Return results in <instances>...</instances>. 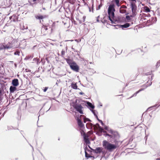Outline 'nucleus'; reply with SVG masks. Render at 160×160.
<instances>
[{"label": "nucleus", "mask_w": 160, "mask_h": 160, "mask_svg": "<svg viewBox=\"0 0 160 160\" xmlns=\"http://www.w3.org/2000/svg\"><path fill=\"white\" fill-rule=\"evenodd\" d=\"M4 42L0 44V51L8 50L12 48H17L16 40L10 37H7L4 38Z\"/></svg>", "instance_id": "1"}, {"label": "nucleus", "mask_w": 160, "mask_h": 160, "mask_svg": "<svg viewBox=\"0 0 160 160\" xmlns=\"http://www.w3.org/2000/svg\"><path fill=\"white\" fill-rule=\"evenodd\" d=\"M115 5L114 4H111L109 6L108 12V18L109 20L111 21V23L112 24L114 23L115 22L112 20V19L114 17V12L115 11Z\"/></svg>", "instance_id": "2"}, {"label": "nucleus", "mask_w": 160, "mask_h": 160, "mask_svg": "<svg viewBox=\"0 0 160 160\" xmlns=\"http://www.w3.org/2000/svg\"><path fill=\"white\" fill-rule=\"evenodd\" d=\"M102 145L104 148L110 152H112L117 148L116 145L111 144L106 140L102 142Z\"/></svg>", "instance_id": "3"}, {"label": "nucleus", "mask_w": 160, "mask_h": 160, "mask_svg": "<svg viewBox=\"0 0 160 160\" xmlns=\"http://www.w3.org/2000/svg\"><path fill=\"white\" fill-rule=\"evenodd\" d=\"M136 3L135 2H130V6L132 12V15L131 16V17H134L137 14V6L136 4Z\"/></svg>", "instance_id": "4"}, {"label": "nucleus", "mask_w": 160, "mask_h": 160, "mask_svg": "<svg viewBox=\"0 0 160 160\" xmlns=\"http://www.w3.org/2000/svg\"><path fill=\"white\" fill-rule=\"evenodd\" d=\"M152 82H151L150 83L149 82H148L147 83L145 84L143 86V87H144L143 88H142L139 90L138 91L136 92V93H134L131 97H130V98L134 97L136 96L137 95V94L139 92H140L143 91L144 90L145 88H146L150 86L151 85Z\"/></svg>", "instance_id": "5"}, {"label": "nucleus", "mask_w": 160, "mask_h": 160, "mask_svg": "<svg viewBox=\"0 0 160 160\" xmlns=\"http://www.w3.org/2000/svg\"><path fill=\"white\" fill-rule=\"evenodd\" d=\"M74 108L77 111L80 113V114H83V112L82 109L83 108L82 106L80 104H75L73 106Z\"/></svg>", "instance_id": "6"}, {"label": "nucleus", "mask_w": 160, "mask_h": 160, "mask_svg": "<svg viewBox=\"0 0 160 160\" xmlns=\"http://www.w3.org/2000/svg\"><path fill=\"white\" fill-rule=\"evenodd\" d=\"M70 68L74 71L78 72L79 70V67L76 64L75 62H74L73 64L70 65Z\"/></svg>", "instance_id": "7"}, {"label": "nucleus", "mask_w": 160, "mask_h": 160, "mask_svg": "<svg viewBox=\"0 0 160 160\" xmlns=\"http://www.w3.org/2000/svg\"><path fill=\"white\" fill-rule=\"evenodd\" d=\"M9 18L11 22H16L18 21V16L16 14H14L13 15L10 17Z\"/></svg>", "instance_id": "8"}, {"label": "nucleus", "mask_w": 160, "mask_h": 160, "mask_svg": "<svg viewBox=\"0 0 160 160\" xmlns=\"http://www.w3.org/2000/svg\"><path fill=\"white\" fill-rule=\"evenodd\" d=\"M83 136L85 142L87 144H90V142L88 138V136L85 133H84Z\"/></svg>", "instance_id": "9"}, {"label": "nucleus", "mask_w": 160, "mask_h": 160, "mask_svg": "<svg viewBox=\"0 0 160 160\" xmlns=\"http://www.w3.org/2000/svg\"><path fill=\"white\" fill-rule=\"evenodd\" d=\"M18 81L17 79H14L12 81V84L15 87L18 86Z\"/></svg>", "instance_id": "10"}, {"label": "nucleus", "mask_w": 160, "mask_h": 160, "mask_svg": "<svg viewBox=\"0 0 160 160\" xmlns=\"http://www.w3.org/2000/svg\"><path fill=\"white\" fill-rule=\"evenodd\" d=\"M92 150L95 153H99L102 152V149L100 147L97 148L96 149Z\"/></svg>", "instance_id": "11"}, {"label": "nucleus", "mask_w": 160, "mask_h": 160, "mask_svg": "<svg viewBox=\"0 0 160 160\" xmlns=\"http://www.w3.org/2000/svg\"><path fill=\"white\" fill-rule=\"evenodd\" d=\"M65 60H66L67 63L69 65L70 67V65H72L74 62H73L71 59L69 58H66Z\"/></svg>", "instance_id": "12"}, {"label": "nucleus", "mask_w": 160, "mask_h": 160, "mask_svg": "<svg viewBox=\"0 0 160 160\" xmlns=\"http://www.w3.org/2000/svg\"><path fill=\"white\" fill-rule=\"evenodd\" d=\"M130 26V24L129 23H127L124 25H120L119 26L120 27L122 28H126Z\"/></svg>", "instance_id": "13"}, {"label": "nucleus", "mask_w": 160, "mask_h": 160, "mask_svg": "<svg viewBox=\"0 0 160 160\" xmlns=\"http://www.w3.org/2000/svg\"><path fill=\"white\" fill-rule=\"evenodd\" d=\"M77 122L78 126L81 128L83 127L84 126V124L79 118L77 119Z\"/></svg>", "instance_id": "14"}, {"label": "nucleus", "mask_w": 160, "mask_h": 160, "mask_svg": "<svg viewBox=\"0 0 160 160\" xmlns=\"http://www.w3.org/2000/svg\"><path fill=\"white\" fill-rule=\"evenodd\" d=\"M90 126L92 127H93L95 129H97L99 127V126H100L99 124L98 123H96L95 125L93 124L92 123H90Z\"/></svg>", "instance_id": "15"}, {"label": "nucleus", "mask_w": 160, "mask_h": 160, "mask_svg": "<svg viewBox=\"0 0 160 160\" xmlns=\"http://www.w3.org/2000/svg\"><path fill=\"white\" fill-rule=\"evenodd\" d=\"M71 87L73 89H78V87H77L76 83H74L73 82H72L71 84Z\"/></svg>", "instance_id": "16"}, {"label": "nucleus", "mask_w": 160, "mask_h": 160, "mask_svg": "<svg viewBox=\"0 0 160 160\" xmlns=\"http://www.w3.org/2000/svg\"><path fill=\"white\" fill-rule=\"evenodd\" d=\"M16 88L14 86H11L10 88V91L11 93H13L16 91Z\"/></svg>", "instance_id": "17"}, {"label": "nucleus", "mask_w": 160, "mask_h": 160, "mask_svg": "<svg viewBox=\"0 0 160 160\" xmlns=\"http://www.w3.org/2000/svg\"><path fill=\"white\" fill-rule=\"evenodd\" d=\"M48 17L47 16L45 15L44 16H35V17L37 19H43L45 17Z\"/></svg>", "instance_id": "18"}, {"label": "nucleus", "mask_w": 160, "mask_h": 160, "mask_svg": "<svg viewBox=\"0 0 160 160\" xmlns=\"http://www.w3.org/2000/svg\"><path fill=\"white\" fill-rule=\"evenodd\" d=\"M113 1L115 2L116 5L117 7H119L120 6V4L119 3V0H113Z\"/></svg>", "instance_id": "19"}, {"label": "nucleus", "mask_w": 160, "mask_h": 160, "mask_svg": "<svg viewBox=\"0 0 160 160\" xmlns=\"http://www.w3.org/2000/svg\"><path fill=\"white\" fill-rule=\"evenodd\" d=\"M87 104L88 106L90 107L92 109H93L94 108V106L91 103L88 102H87Z\"/></svg>", "instance_id": "20"}, {"label": "nucleus", "mask_w": 160, "mask_h": 160, "mask_svg": "<svg viewBox=\"0 0 160 160\" xmlns=\"http://www.w3.org/2000/svg\"><path fill=\"white\" fill-rule=\"evenodd\" d=\"M85 157L86 158H91V157H92V156H91L90 155L88 154L87 152H86V149L85 150Z\"/></svg>", "instance_id": "21"}, {"label": "nucleus", "mask_w": 160, "mask_h": 160, "mask_svg": "<svg viewBox=\"0 0 160 160\" xmlns=\"http://www.w3.org/2000/svg\"><path fill=\"white\" fill-rule=\"evenodd\" d=\"M31 2H33V4H37L41 2V0H32Z\"/></svg>", "instance_id": "22"}, {"label": "nucleus", "mask_w": 160, "mask_h": 160, "mask_svg": "<svg viewBox=\"0 0 160 160\" xmlns=\"http://www.w3.org/2000/svg\"><path fill=\"white\" fill-rule=\"evenodd\" d=\"M48 29V28L47 26H43L41 29L42 32L44 31H47Z\"/></svg>", "instance_id": "23"}, {"label": "nucleus", "mask_w": 160, "mask_h": 160, "mask_svg": "<svg viewBox=\"0 0 160 160\" xmlns=\"http://www.w3.org/2000/svg\"><path fill=\"white\" fill-rule=\"evenodd\" d=\"M107 17H104L101 20V22L103 23H105L107 22V20L106 19Z\"/></svg>", "instance_id": "24"}, {"label": "nucleus", "mask_w": 160, "mask_h": 160, "mask_svg": "<svg viewBox=\"0 0 160 160\" xmlns=\"http://www.w3.org/2000/svg\"><path fill=\"white\" fill-rule=\"evenodd\" d=\"M119 12L120 13H124L126 12V10L124 9H122L121 8L120 9Z\"/></svg>", "instance_id": "25"}, {"label": "nucleus", "mask_w": 160, "mask_h": 160, "mask_svg": "<svg viewBox=\"0 0 160 160\" xmlns=\"http://www.w3.org/2000/svg\"><path fill=\"white\" fill-rule=\"evenodd\" d=\"M33 61L37 62V64H38V63H39V60L37 58H34L33 59Z\"/></svg>", "instance_id": "26"}, {"label": "nucleus", "mask_w": 160, "mask_h": 160, "mask_svg": "<svg viewBox=\"0 0 160 160\" xmlns=\"http://www.w3.org/2000/svg\"><path fill=\"white\" fill-rule=\"evenodd\" d=\"M96 118H97V119L98 120V121L99 122H100L101 123V124L102 125V126H103L104 125V123H103V122H102V121L101 120H100L98 118V117L97 116H96Z\"/></svg>", "instance_id": "27"}, {"label": "nucleus", "mask_w": 160, "mask_h": 160, "mask_svg": "<svg viewBox=\"0 0 160 160\" xmlns=\"http://www.w3.org/2000/svg\"><path fill=\"white\" fill-rule=\"evenodd\" d=\"M33 56L32 55H30V56H28L25 59H32L33 58Z\"/></svg>", "instance_id": "28"}, {"label": "nucleus", "mask_w": 160, "mask_h": 160, "mask_svg": "<svg viewBox=\"0 0 160 160\" xmlns=\"http://www.w3.org/2000/svg\"><path fill=\"white\" fill-rule=\"evenodd\" d=\"M145 11L147 12H149L150 11V9L148 7H146L145 8Z\"/></svg>", "instance_id": "29"}, {"label": "nucleus", "mask_w": 160, "mask_h": 160, "mask_svg": "<svg viewBox=\"0 0 160 160\" xmlns=\"http://www.w3.org/2000/svg\"><path fill=\"white\" fill-rule=\"evenodd\" d=\"M87 121H91V120L88 118H84V122L86 123Z\"/></svg>", "instance_id": "30"}, {"label": "nucleus", "mask_w": 160, "mask_h": 160, "mask_svg": "<svg viewBox=\"0 0 160 160\" xmlns=\"http://www.w3.org/2000/svg\"><path fill=\"white\" fill-rule=\"evenodd\" d=\"M20 52L19 51H16L14 52V54L15 55H19Z\"/></svg>", "instance_id": "31"}, {"label": "nucleus", "mask_w": 160, "mask_h": 160, "mask_svg": "<svg viewBox=\"0 0 160 160\" xmlns=\"http://www.w3.org/2000/svg\"><path fill=\"white\" fill-rule=\"evenodd\" d=\"M126 19L128 21H130L131 20L130 17L128 15L126 16Z\"/></svg>", "instance_id": "32"}, {"label": "nucleus", "mask_w": 160, "mask_h": 160, "mask_svg": "<svg viewBox=\"0 0 160 160\" xmlns=\"http://www.w3.org/2000/svg\"><path fill=\"white\" fill-rule=\"evenodd\" d=\"M104 136L105 137L108 136L109 137L111 138H112V135H110V134H107V133H106V134H104Z\"/></svg>", "instance_id": "33"}, {"label": "nucleus", "mask_w": 160, "mask_h": 160, "mask_svg": "<svg viewBox=\"0 0 160 160\" xmlns=\"http://www.w3.org/2000/svg\"><path fill=\"white\" fill-rule=\"evenodd\" d=\"M160 66V61H158L156 65V68H158Z\"/></svg>", "instance_id": "34"}, {"label": "nucleus", "mask_w": 160, "mask_h": 160, "mask_svg": "<svg viewBox=\"0 0 160 160\" xmlns=\"http://www.w3.org/2000/svg\"><path fill=\"white\" fill-rule=\"evenodd\" d=\"M98 128L99 131L100 132H102L103 130V129L101 126H99V127Z\"/></svg>", "instance_id": "35"}, {"label": "nucleus", "mask_w": 160, "mask_h": 160, "mask_svg": "<svg viewBox=\"0 0 160 160\" xmlns=\"http://www.w3.org/2000/svg\"><path fill=\"white\" fill-rule=\"evenodd\" d=\"M127 8V7L125 5H122L120 8H123V9H126Z\"/></svg>", "instance_id": "36"}, {"label": "nucleus", "mask_w": 160, "mask_h": 160, "mask_svg": "<svg viewBox=\"0 0 160 160\" xmlns=\"http://www.w3.org/2000/svg\"><path fill=\"white\" fill-rule=\"evenodd\" d=\"M28 27L27 26H26V27L24 26H23V28H22V30H24L25 29H28Z\"/></svg>", "instance_id": "37"}, {"label": "nucleus", "mask_w": 160, "mask_h": 160, "mask_svg": "<svg viewBox=\"0 0 160 160\" xmlns=\"http://www.w3.org/2000/svg\"><path fill=\"white\" fill-rule=\"evenodd\" d=\"M48 87H46L44 89H43V91L44 92H46L47 90L48 89Z\"/></svg>", "instance_id": "38"}, {"label": "nucleus", "mask_w": 160, "mask_h": 160, "mask_svg": "<svg viewBox=\"0 0 160 160\" xmlns=\"http://www.w3.org/2000/svg\"><path fill=\"white\" fill-rule=\"evenodd\" d=\"M92 112L93 113V114H94V116H96H96H97L95 112V110H92Z\"/></svg>", "instance_id": "39"}, {"label": "nucleus", "mask_w": 160, "mask_h": 160, "mask_svg": "<svg viewBox=\"0 0 160 160\" xmlns=\"http://www.w3.org/2000/svg\"><path fill=\"white\" fill-rule=\"evenodd\" d=\"M102 4H100L98 6V8L97 9V10H99L100 9L101 7L102 6Z\"/></svg>", "instance_id": "40"}, {"label": "nucleus", "mask_w": 160, "mask_h": 160, "mask_svg": "<svg viewBox=\"0 0 160 160\" xmlns=\"http://www.w3.org/2000/svg\"><path fill=\"white\" fill-rule=\"evenodd\" d=\"M65 51L64 50H62L61 52V54L62 56H63L65 54Z\"/></svg>", "instance_id": "41"}, {"label": "nucleus", "mask_w": 160, "mask_h": 160, "mask_svg": "<svg viewBox=\"0 0 160 160\" xmlns=\"http://www.w3.org/2000/svg\"><path fill=\"white\" fill-rule=\"evenodd\" d=\"M156 106H157V105H154V106H152V107H150L149 108H148V109L147 110H149L151 108H153V107H156Z\"/></svg>", "instance_id": "42"}, {"label": "nucleus", "mask_w": 160, "mask_h": 160, "mask_svg": "<svg viewBox=\"0 0 160 160\" xmlns=\"http://www.w3.org/2000/svg\"><path fill=\"white\" fill-rule=\"evenodd\" d=\"M12 127L11 126H8V129L9 130L10 129H12Z\"/></svg>", "instance_id": "43"}, {"label": "nucleus", "mask_w": 160, "mask_h": 160, "mask_svg": "<svg viewBox=\"0 0 160 160\" xmlns=\"http://www.w3.org/2000/svg\"><path fill=\"white\" fill-rule=\"evenodd\" d=\"M109 131V132L111 133L112 134L113 133V131L112 130L110 129L109 130H108Z\"/></svg>", "instance_id": "44"}, {"label": "nucleus", "mask_w": 160, "mask_h": 160, "mask_svg": "<svg viewBox=\"0 0 160 160\" xmlns=\"http://www.w3.org/2000/svg\"><path fill=\"white\" fill-rule=\"evenodd\" d=\"M129 0L131 1L130 2H136V0Z\"/></svg>", "instance_id": "45"}, {"label": "nucleus", "mask_w": 160, "mask_h": 160, "mask_svg": "<svg viewBox=\"0 0 160 160\" xmlns=\"http://www.w3.org/2000/svg\"><path fill=\"white\" fill-rule=\"evenodd\" d=\"M25 71L26 72H30L31 71V70H29V69H26L25 70Z\"/></svg>", "instance_id": "46"}, {"label": "nucleus", "mask_w": 160, "mask_h": 160, "mask_svg": "<svg viewBox=\"0 0 160 160\" xmlns=\"http://www.w3.org/2000/svg\"><path fill=\"white\" fill-rule=\"evenodd\" d=\"M99 16H98L97 17V21L98 22H99Z\"/></svg>", "instance_id": "47"}, {"label": "nucleus", "mask_w": 160, "mask_h": 160, "mask_svg": "<svg viewBox=\"0 0 160 160\" xmlns=\"http://www.w3.org/2000/svg\"><path fill=\"white\" fill-rule=\"evenodd\" d=\"M104 128H105V129H106V130H108V128L107 126H105Z\"/></svg>", "instance_id": "48"}, {"label": "nucleus", "mask_w": 160, "mask_h": 160, "mask_svg": "<svg viewBox=\"0 0 160 160\" xmlns=\"http://www.w3.org/2000/svg\"><path fill=\"white\" fill-rule=\"evenodd\" d=\"M83 94H84L82 92H80L79 93V94H81V95H83Z\"/></svg>", "instance_id": "49"}, {"label": "nucleus", "mask_w": 160, "mask_h": 160, "mask_svg": "<svg viewBox=\"0 0 160 160\" xmlns=\"http://www.w3.org/2000/svg\"><path fill=\"white\" fill-rule=\"evenodd\" d=\"M102 132H104V133H107L106 131H104V130Z\"/></svg>", "instance_id": "50"}, {"label": "nucleus", "mask_w": 160, "mask_h": 160, "mask_svg": "<svg viewBox=\"0 0 160 160\" xmlns=\"http://www.w3.org/2000/svg\"><path fill=\"white\" fill-rule=\"evenodd\" d=\"M14 65H15V67H17V64L16 63H15L14 64Z\"/></svg>", "instance_id": "51"}, {"label": "nucleus", "mask_w": 160, "mask_h": 160, "mask_svg": "<svg viewBox=\"0 0 160 160\" xmlns=\"http://www.w3.org/2000/svg\"><path fill=\"white\" fill-rule=\"evenodd\" d=\"M156 160H160V158H157Z\"/></svg>", "instance_id": "52"}, {"label": "nucleus", "mask_w": 160, "mask_h": 160, "mask_svg": "<svg viewBox=\"0 0 160 160\" xmlns=\"http://www.w3.org/2000/svg\"><path fill=\"white\" fill-rule=\"evenodd\" d=\"M8 2H9V3H10L11 0H9L8 1Z\"/></svg>", "instance_id": "53"}, {"label": "nucleus", "mask_w": 160, "mask_h": 160, "mask_svg": "<svg viewBox=\"0 0 160 160\" xmlns=\"http://www.w3.org/2000/svg\"><path fill=\"white\" fill-rule=\"evenodd\" d=\"M145 139H146V140L147 139V137H145Z\"/></svg>", "instance_id": "54"}, {"label": "nucleus", "mask_w": 160, "mask_h": 160, "mask_svg": "<svg viewBox=\"0 0 160 160\" xmlns=\"http://www.w3.org/2000/svg\"><path fill=\"white\" fill-rule=\"evenodd\" d=\"M30 146H31L32 148L33 149V147L32 146L31 144H30Z\"/></svg>", "instance_id": "55"}, {"label": "nucleus", "mask_w": 160, "mask_h": 160, "mask_svg": "<svg viewBox=\"0 0 160 160\" xmlns=\"http://www.w3.org/2000/svg\"><path fill=\"white\" fill-rule=\"evenodd\" d=\"M11 5V4H10L8 6H7V7H8L9 6Z\"/></svg>", "instance_id": "56"}, {"label": "nucleus", "mask_w": 160, "mask_h": 160, "mask_svg": "<svg viewBox=\"0 0 160 160\" xmlns=\"http://www.w3.org/2000/svg\"><path fill=\"white\" fill-rule=\"evenodd\" d=\"M40 23H41V20H40Z\"/></svg>", "instance_id": "57"}, {"label": "nucleus", "mask_w": 160, "mask_h": 160, "mask_svg": "<svg viewBox=\"0 0 160 160\" xmlns=\"http://www.w3.org/2000/svg\"><path fill=\"white\" fill-rule=\"evenodd\" d=\"M12 6H14V4H12Z\"/></svg>", "instance_id": "58"}, {"label": "nucleus", "mask_w": 160, "mask_h": 160, "mask_svg": "<svg viewBox=\"0 0 160 160\" xmlns=\"http://www.w3.org/2000/svg\"><path fill=\"white\" fill-rule=\"evenodd\" d=\"M128 86V84H126V86Z\"/></svg>", "instance_id": "59"}, {"label": "nucleus", "mask_w": 160, "mask_h": 160, "mask_svg": "<svg viewBox=\"0 0 160 160\" xmlns=\"http://www.w3.org/2000/svg\"><path fill=\"white\" fill-rule=\"evenodd\" d=\"M43 9H45V8H43Z\"/></svg>", "instance_id": "60"}, {"label": "nucleus", "mask_w": 160, "mask_h": 160, "mask_svg": "<svg viewBox=\"0 0 160 160\" xmlns=\"http://www.w3.org/2000/svg\"><path fill=\"white\" fill-rule=\"evenodd\" d=\"M89 147L90 148H91L90 147V146H89Z\"/></svg>", "instance_id": "61"}]
</instances>
